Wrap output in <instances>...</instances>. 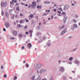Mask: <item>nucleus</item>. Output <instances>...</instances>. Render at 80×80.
Returning <instances> with one entry per match:
<instances>
[{"label":"nucleus","instance_id":"obj_44","mask_svg":"<svg viewBox=\"0 0 80 80\" xmlns=\"http://www.w3.org/2000/svg\"><path fill=\"white\" fill-rule=\"evenodd\" d=\"M4 77H5V78H6V77H7V75H4Z\"/></svg>","mask_w":80,"mask_h":80},{"label":"nucleus","instance_id":"obj_17","mask_svg":"<svg viewBox=\"0 0 80 80\" xmlns=\"http://www.w3.org/2000/svg\"><path fill=\"white\" fill-rule=\"evenodd\" d=\"M75 63H78L79 62H78V61L77 60H75Z\"/></svg>","mask_w":80,"mask_h":80},{"label":"nucleus","instance_id":"obj_41","mask_svg":"<svg viewBox=\"0 0 80 80\" xmlns=\"http://www.w3.org/2000/svg\"><path fill=\"white\" fill-rule=\"evenodd\" d=\"M15 17L16 18H18V15H16L15 16Z\"/></svg>","mask_w":80,"mask_h":80},{"label":"nucleus","instance_id":"obj_60","mask_svg":"<svg viewBox=\"0 0 80 80\" xmlns=\"http://www.w3.org/2000/svg\"><path fill=\"white\" fill-rule=\"evenodd\" d=\"M1 68H2V69H3V66H1Z\"/></svg>","mask_w":80,"mask_h":80},{"label":"nucleus","instance_id":"obj_25","mask_svg":"<svg viewBox=\"0 0 80 80\" xmlns=\"http://www.w3.org/2000/svg\"><path fill=\"white\" fill-rule=\"evenodd\" d=\"M73 22H74V23H76V22H77L76 21V20L74 19L73 20Z\"/></svg>","mask_w":80,"mask_h":80},{"label":"nucleus","instance_id":"obj_35","mask_svg":"<svg viewBox=\"0 0 80 80\" xmlns=\"http://www.w3.org/2000/svg\"><path fill=\"white\" fill-rule=\"evenodd\" d=\"M26 28H27V26H26L24 27V29H26Z\"/></svg>","mask_w":80,"mask_h":80},{"label":"nucleus","instance_id":"obj_2","mask_svg":"<svg viewBox=\"0 0 80 80\" xmlns=\"http://www.w3.org/2000/svg\"><path fill=\"white\" fill-rule=\"evenodd\" d=\"M40 67H41L40 64L38 65L36 67H35V70H36V69H38V68Z\"/></svg>","mask_w":80,"mask_h":80},{"label":"nucleus","instance_id":"obj_30","mask_svg":"<svg viewBox=\"0 0 80 80\" xmlns=\"http://www.w3.org/2000/svg\"><path fill=\"white\" fill-rule=\"evenodd\" d=\"M20 23H23V21L22 20H21L20 21Z\"/></svg>","mask_w":80,"mask_h":80},{"label":"nucleus","instance_id":"obj_39","mask_svg":"<svg viewBox=\"0 0 80 80\" xmlns=\"http://www.w3.org/2000/svg\"><path fill=\"white\" fill-rule=\"evenodd\" d=\"M26 35H28V32H26Z\"/></svg>","mask_w":80,"mask_h":80},{"label":"nucleus","instance_id":"obj_40","mask_svg":"<svg viewBox=\"0 0 80 80\" xmlns=\"http://www.w3.org/2000/svg\"><path fill=\"white\" fill-rule=\"evenodd\" d=\"M3 31H4V32H5L6 31V29H5V28H3Z\"/></svg>","mask_w":80,"mask_h":80},{"label":"nucleus","instance_id":"obj_34","mask_svg":"<svg viewBox=\"0 0 80 80\" xmlns=\"http://www.w3.org/2000/svg\"><path fill=\"white\" fill-rule=\"evenodd\" d=\"M10 39H11V40H14L15 38H11Z\"/></svg>","mask_w":80,"mask_h":80},{"label":"nucleus","instance_id":"obj_21","mask_svg":"<svg viewBox=\"0 0 80 80\" xmlns=\"http://www.w3.org/2000/svg\"><path fill=\"white\" fill-rule=\"evenodd\" d=\"M37 8H41V6H39V5H38L37 6Z\"/></svg>","mask_w":80,"mask_h":80},{"label":"nucleus","instance_id":"obj_51","mask_svg":"<svg viewBox=\"0 0 80 80\" xmlns=\"http://www.w3.org/2000/svg\"><path fill=\"white\" fill-rule=\"evenodd\" d=\"M54 12H56V11H57V10L56 9H54Z\"/></svg>","mask_w":80,"mask_h":80},{"label":"nucleus","instance_id":"obj_61","mask_svg":"<svg viewBox=\"0 0 80 80\" xmlns=\"http://www.w3.org/2000/svg\"><path fill=\"white\" fill-rule=\"evenodd\" d=\"M25 6H26V7H27L28 6V4H26Z\"/></svg>","mask_w":80,"mask_h":80},{"label":"nucleus","instance_id":"obj_29","mask_svg":"<svg viewBox=\"0 0 80 80\" xmlns=\"http://www.w3.org/2000/svg\"><path fill=\"white\" fill-rule=\"evenodd\" d=\"M16 10H18V11H19V7H17L16 8Z\"/></svg>","mask_w":80,"mask_h":80},{"label":"nucleus","instance_id":"obj_54","mask_svg":"<svg viewBox=\"0 0 80 80\" xmlns=\"http://www.w3.org/2000/svg\"><path fill=\"white\" fill-rule=\"evenodd\" d=\"M51 18H53V16H51Z\"/></svg>","mask_w":80,"mask_h":80},{"label":"nucleus","instance_id":"obj_62","mask_svg":"<svg viewBox=\"0 0 80 80\" xmlns=\"http://www.w3.org/2000/svg\"><path fill=\"white\" fill-rule=\"evenodd\" d=\"M18 5V3H16V5L17 6V5Z\"/></svg>","mask_w":80,"mask_h":80},{"label":"nucleus","instance_id":"obj_15","mask_svg":"<svg viewBox=\"0 0 80 80\" xmlns=\"http://www.w3.org/2000/svg\"><path fill=\"white\" fill-rule=\"evenodd\" d=\"M65 27V26L63 25L61 27H59V29H62V28H63Z\"/></svg>","mask_w":80,"mask_h":80},{"label":"nucleus","instance_id":"obj_64","mask_svg":"<svg viewBox=\"0 0 80 80\" xmlns=\"http://www.w3.org/2000/svg\"><path fill=\"white\" fill-rule=\"evenodd\" d=\"M26 62L25 61H24V62H23V63H25Z\"/></svg>","mask_w":80,"mask_h":80},{"label":"nucleus","instance_id":"obj_57","mask_svg":"<svg viewBox=\"0 0 80 80\" xmlns=\"http://www.w3.org/2000/svg\"><path fill=\"white\" fill-rule=\"evenodd\" d=\"M62 14H63V15H65V13L64 12H62Z\"/></svg>","mask_w":80,"mask_h":80},{"label":"nucleus","instance_id":"obj_52","mask_svg":"<svg viewBox=\"0 0 80 80\" xmlns=\"http://www.w3.org/2000/svg\"><path fill=\"white\" fill-rule=\"evenodd\" d=\"M50 45V44L48 43V44L47 45H48V46H49Z\"/></svg>","mask_w":80,"mask_h":80},{"label":"nucleus","instance_id":"obj_58","mask_svg":"<svg viewBox=\"0 0 80 80\" xmlns=\"http://www.w3.org/2000/svg\"><path fill=\"white\" fill-rule=\"evenodd\" d=\"M42 25V23H41V22H40L39 24V25Z\"/></svg>","mask_w":80,"mask_h":80},{"label":"nucleus","instance_id":"obj_14","mask_svg":"<svg viewBox=\"0 0 80 80\" xmlns=\"http://www.w3.org/2000/svg\"><path fill=\"white\" fill-rule=\"evenodd\" d=\"M6 15L7 17H8V13L7 12H6Z\"/></svg>","mask_w":80,"mask_h":80},{"label":"nucleus","instance_id":"obj_18","mask_svg":"<svg viewBox=\"0 0 80 80\" xmlns=\"http://www.w3.org/2000/svg\"><path fill=\"white\" fill-rule=\"evenodd\" d=\"M63 20L64 21H63V22L64 23H65V21H66V18H65L64 19H63Z\"/></svg>","mask_w":80,"mask_h":80},{"label":"nucleus","instance_id":"obj_63","mask_svg":"<svg viewBox=\"0 0 80 80\" xmlns=\"http://www.w3.org/2000/svg\"><path fill=\"white\" fill-rule=\"evenodd\" d=\"M74 4H72V6H73L74 5Z\"/></svg>","mask_w":80,"mask_h":80},{"label":"nucleus","instance_id":"obj_11","mask_svg":"<svg viewBox=\"0 0 80 80\" xmlns=\"http://www.w3.org/2000/svg\"><path fill=\"white\" fill-rule=\"evenodd\" d=\"M1 7H3V6H5L4 4V3H3V2H1Z\"/></svg>","mask_w":80,"mask_h":80},{"label":"nucleus","instance_id":"obj_42","mask_svg":"<svg viewBox=\"0 0 80 80\" xmlns=\"http://www.w3.org/2000/svg\"><path fill=\"white\" fill-rule=\"evenodd\" d=\"M75 18H78V15H76L75 16Z\"/></svg>","mask_w":80,"mask_h":80},{"label":"nucleus","instance_id":"obj_32","mask_svg":"<svg viewBox=\"0 0 80 80\" xmlns=\"http://www.w3.org/2000/svg\"><path fill=\"white\" fill-rule=\"evenodd\" d=\"M17 78L16 76L14 77V78L13 79V80H16Z\"/></svg>","mask_w":80,"mask_h":80},{"label":"nucleus","instance_id":"obj_43","mask_svg":"<svg viewBox=\"0 0 80 80\" xmlns=\"http://www.w3.org/2000/svg\"><path fill=\"white\" fill-rule=\"evenodd\" d=\"M20 16H21V17H22V16H23V14H22V13H20Z\"/></svg>","mask_w":80,"mask_h":80},{"label":"nucleus","instance_id":"obj_56","mask_svg":"<svg viewBox=\"0 0 80 80\" xmlns=\"http://www.w3.org/2000/svg\"><path fill=\"white\" fill-rule=\"evenodd\" d=\"M18 22H19V21H18V20H17V21H16V22H17V23H18Z\"/></svg>","mask_w":80,"mask_h":80},{"label":"nucleus","instance_id":"obj_49","mask_svg":"<svg viewBox=\"0 0 80 80\" xmlns=\"http://www.w3.org/2000/svg\"><path fill=\"white\" fill-rule=\"evenodd\" d=\"M47 15V14H46V13H45L43 15L44 16Z\"/></svg>","mask_w":80,"mask_h":80},{"label":"nucleus","instance_id":"obj_31","mask_svg":"<svg viewBox=\"0 0 80 80\" xmlns=\"http://www.w3.org/2000/svg\"><path fill=\"white\" fill-rule=\"evenodd\" d=\"M63 79L64 80H66V77L64 76L63 78Z\"/></svg>","mask_w":80,"mask_h":80},{"label":"nucleus","instance_id":"obj_45","mask_svg":"<svg viewBox=\"0 0 80 80\" xmlns=\"http://www.w3.org/2000/svg\"><path fill=\"white\" fill-rule=\"evenodd\" d=\"M58 13H59V14H60V13H61V12H60V11H58Z\"/></svg>","mask_w":80,"mask_h":80},{"label":"nucleus","instance_id":"obj_33","mask_svg":"<svg viewBox=\"0 0 80 80\" xmlns=\"http://www.w3.org/2000/svg\"><path fill=\"white\" fill-rule=\"evenodd\" d=\"M59 10H60V11H62V9L61 8H59Z\"/></svg>","mask_w":80,"mask_h":80},{"label":"nucleus","instance_id":"obj_46","mask_svg":"<svg viewBox=\"0 0 80 80\" xmlns=\"http://www.w3.org/2000/svg\"><path fill=\"white\" fill-rule=\"evenodd\" d=\"M69 63L71 65L72 64V61L69 62Z\"/></svg>","mask_w":80,"mask_h":80},{"label":"nucleus","instance_id":"obj_24","mask_svg":"<svg viewBox=\"0 0 80 80\" xmlns=\"http://www.w3.org/2000/svg\"><path fill=\"white\" fill-rule=\"evenodd\" d=\"M4 5L5 6H7V2L4 3Z\"/></svg>","mask_w":80,"mask_h":80},{"label":"nucleus","instance_id":"obj_59","mask_svg":"<svg viewBox=\"0 0 80 80\" xmlns=\"http://www.w3.org/2000/svg\"><path fill=\"white\" fill-rule=\"evenodd\" d=\"M50 80H52V77L51 78Z\"/></svg>","mask_w":80,"mask_h":80},{"label":"nucleus","instance_id":"obj_9","mask_svg":"<svg viewBox=\"0 0 80 80\" xmlns=\"http://www.w3.org/2000/svg\"><path fill=\"white\" fill-rule=\"evenodd\" d=\"M34 17V15L32 14H31L30 15V18H33Z\"/></svg>","mask_w":80,"mask_h":80},{"label":"nucleus","instance_id":"obj_22","mask_svg":"<svg viewBox=\"0 0 80 80\" xmlns=\"http://www.w3.org/2000/svg\"><path fill=\"white\" fill-rule=\"evenodd\" d=\"M74 27H75V28H77V26L76 24L74 25Z\"/></svg>","mask_w":80,"mask_h":80},{"label":"nucleus","instance_id":"obj_50","mask_svg":"<svg viewBox=\"0 0 80 80\" xmlns=\"http://www.w3.org/2000/svg\"><path fill=\"white\" fill-rule=\"evenodd\" d=\"M47 2H48V1H47V2H44V3H47Z\"/></svg>","mask_w":80,"mask_h":80},{"label":"nucleus","instance_id":"obj_6","mask_svg":"<svg viewBox=\"0 0 80 80\" xmlns=\"http://www.w3.org/2000/svg\"><path fill=\"white\" fill-rule=\"evenodd\" d=\"M29 33L30 34V37H32V30L29 31Z\"/></svg>","mask_w":80,"mask_h":80},{"label":"nucleus","instance_id":"obj_20","mask_svg":"<svg viewBox=\"0 0 80 80\" xmlns=\"http://www.w3.org/2000/svg\"><path fill=\"white\" fill-rule=\"evenodd\" d=\"M40 79H41L40 76H39L37 79V80H40Z\"/></svg>","mask_w":80,"mask_h":80},{"label":"nucleus","instance_id":"obj_7","mask_svg":"<svg viewBox=\"0 0 80 80\" xmlns=\"http://www.w3.org/2000/svg\"><path fill=\"white\" fill-rule=\"evenodd\" d=\"M60 70L61 72H62L63 70H64V68H63L62 67L60 68Z\"/></svg>","mask_w":80,"mask_h":80},{"label":"nucleus","instance_id":"obj_4","mask_svg":"<svg viewBox=\"0 0 80 80\" xmlns=\"http://www.w3.org/2000/svg\"><path fill=\"white\" fill-rule=\"evenodd\" d=\"M6 27H7V28H8V27H10V25L9 24V23H8V22H6Z\"/></svg>","mask_w":80,"mask_h":80},{"label":"nucleus","instance_id":"obj_5","mask_svg":"<svg viewBox=\"0 0 80 80\" xmlns=\"http://www.w3.org/2000/svg\"><path fill=\"white\" fill-rule=\"evenodd\" d=\"M28 47L29 48H31L32 47V44L30 43H28Z\"/></svg>","mask_w":80,"mask_h":80},{"label":"nucleus","instance_id":"obj_53","mask_svg":"<svg viewBox=\"0 0 80 80\" xmlns=\"http://www.w3.org/2000/svg\"><path fill=\"white\" fill-rule=\"evenodd\" d=\"M12 9H11L9 10V12H12Z\"/></svg>","mask_w":80,"mask_h":80},{"label":"nucleus","instance_id":"obj_8","mask_svg":"<svg viewBox=\"0 0 80 80\" xmlns=\"http://www.w3.org/2000/svg\"><path fill=\"white\" fill-rule=\"evenodd\" d=\"M13 34L15 35L17 34V32L16 31H14L13 32Z\"/></svg>","mask_w":80,"mask_h":80},{"label":"nucleus","instance_id":"obj_13","mask_svg":"<svg viewBox=\"0 0 80 80\" xmlns=\"http://www.w3.org/2000/svg\"><path fill=\"white\" fill-rule=\"evenodd\" d=\"M31 79L32 80H35V76H33L31 78Z\"/></svg>","mask_w":80,"mask_h":80},{"label":"nucleus","instance_id":"obj_23","mask_svg":"<svg viewBox=\"0 0 80 80\" xmlns=\"http://www.w3.org/2000/svg\"><path fill=\"white\" fill-rule=\"evenodd\" d=\"M45 11L46 12H50V10H46Z\"/></svg>","mask_w":80,"mask_h":80},{"label":"nucleus","instance_id":"obj_36","mask_svg":"<svg viewBox=\"0 0 80 80\" xmlns=\"http://www.w3.org/2000/svg\"><path fill=\"white\" fill-rule=\"evenodd\" d=\"M10 3L11 5H13V2H11Z\"/></svg>","mask_w":80,"mask_h":80},{"label":"nucleus","instance_id":"obj_55","mask_svg":"<svg viewBox=\"0 0 80 80\" xmlns=\"http://www.w3.org/2000/svg\"><path fill=\"white\" fill-rule=\"evenodd\" d=\"M18 27H19L20 28V27H21V26L20 25H18Z\"/></svg>","mask_w":80,"mask_h":80},{"label":"nucleus","instance_id":"obj_26","mask_svg":"<svg viewBox=\"0 0 80 80\" xmlns=\"http://www.w3.org/2000/svg\"><path fill=\"white\" fill-rule=\"evenodd\" d=\"M4 15V12L3 11H2V15Z\"/></svg>","mask_w":80,"mask_h":80},{"label":"nucleus","instance_id":"obj_12","mask_svg":"<svg viewBox=\"0 0 80 80\" xmlns=\"http://www.w3.org/2000/svg\"><path fill=\"white\" fill-rule=\"evenodd\" d=\"M32 4L33 6H35L36 5V2H32Z\"/></svg>","mask_w":80,"mask_h":80},{"label":"nucleus","instance_id":"obj_1","mask_svg":"<svg viewBox=\"0 0 80 80\" xmlns=\"http://www.w3.org/2000/svg\"><path fill=\"white\" fill-rule=\"evenodd\" d=\"M67 32V29H65L62 32V33H61V35H63V34H64V33H65V32Z\"/></svg>","mask_w":80,"mask_h":80},{"label":"nucleus","instance_id":"obj_38","mask_svg":"<svg viewBox=\"0 0 80 80\" xmlns=\"http://www.w3.org/2000/svg\"><path fill=\"white\" fill-rule=\"evenodd\" d=\"M26 65H27V68L28 67V66H29V65H28V64H27V63H26Z\"/></svg>","mask_w":80,"mask_h":80},{"label":"nucleus","instance_id":"obj_47","mask_svg":"<svg viewBox=\"0 0 80 80\" xmlns=\"http://www.w3.org/2000/svg\"><path fill=\"white\" fill-rule=\"evenodd\" d=\"M26 22H29V21L28 20H26Z\"/></svg>","mask_w":80,"mask_h":80},{"label":"nucleus","instance_id":"obj_28","mask_svg":"<svg viewBox=\"0 0 80 80\" xmlns=\"http://www.w3.org/2000/svg\"><path fill=\"white\" fill-rule=\"evenodd\" d=\"M73 60V58L72 57H71L69 58V60Z\"/></svg>","mask_w":80,"mask_h":80},{"label":"nucleus","instance_id":"obj_37","mask_svg":"<svg viewBox=\"0 0 80 80\" xmlns=\"http://www.w3.org/2000/svg\"><path fill=\"white\" fill-rule=\"evenodd\" d=\"M25 48V47H22V50H23Z\"/></svg>","mask_w":80,"mask_h":80},{"label":"nucleus","instance_id":"obj_16","mask_svg":"<svg viewBox=\"0 0 80 80\" xmlns=\"http://www.w3.org/2000/svg\"><path fill=\"white\" fill-rule=\"evenodd\" d=\"M12 2L14 3H17V0H12Z\"/></svg>","mask_w":80,"mask_h":80},{"label":"nucleus","instance_id":"obj_48","mask_svg":"<svg viewBox=\"0 0 80 80\" xmlns=\"http://www.w3.org/2000/svg\"><path fill=\"white\" fill-rule=\"evenodd\" d=\"M50 3V2L48 1V2H46V3H47V4H48Z\"/></svg>","mask_w":80,"mask_h":80},{"label":"nucleus","instance_id":"obj_27","mask_svg":"<svg viewBox=\"0 0 80 80\" xmlns=\"http://www.w3.org/2000/svg\"><path fill=\"white\" fill-rule=\"evenodd\" d=\"M11 18H14V15H11Z\"/></svg>","mask_w":80,"mask_h":80},{"label":"nucleus","instance_id":"obj_19","mask_svg":"<svg viewBox=\"0 0 80 80\" xmlns=\"http://www.w3.org/2000/svg\"><path fill=\"white\" fill-rule=\"evenodd\" d=\"M19 37H22V34L21 33H20L19 34Z\"/></svg>","mask_w":80,"mask_h":80},{"label":"nucleus","instance_id":"obj_10","mask_svg":"<svg viewBox=\"0 0 80 80\" xmlns=\"http://www.w3.org/2000/svg\"><path fill=\"white\" fill-rule=\"evenodd\" d=\"M44 71H46L44 69H42L40 70V73H42V72H44Z\"/></svg>","mask_w":80,"mask_h":80},{"label":"nucleus","instance_id":"obj_3","mask_svg":"<svg viewBox=\"0 0 80 80\" xmlns=\"http://www.w3.org/2000/svg\"><path fill=\"white\" fill-rule=\"evenodd\" d=\"M68 8H69V6L67 5H66L64 6V9L66 10V9H67Z\"/></svg>","mask_w":80,"mask_h":80}]
</instances>
